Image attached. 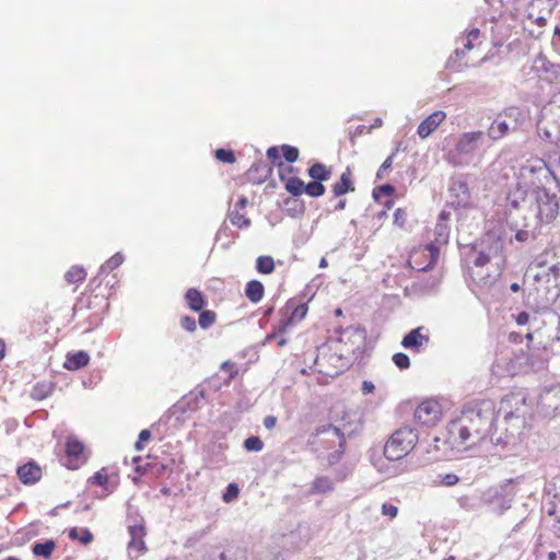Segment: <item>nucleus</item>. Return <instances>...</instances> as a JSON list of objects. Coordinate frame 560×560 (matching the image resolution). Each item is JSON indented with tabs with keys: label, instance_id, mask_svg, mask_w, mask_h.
I'll return each instance as SVG.
<instances>
[{
	"label": "nucleus",
	"instance_id": "f257e3e1",
	"mask_svg": "<svg viewBox=\"0 0 560 560\" xmlns=\"http://www.w3.org/2000/svg\"><path fill=\"white\" fill-rule=\"evenodd\" d=\"M493 416V408L489 401L466 406L462 413L450 422L445 443L456 452L479 445L491 430Z\"/></svg>",
	"mask_w": 560,
	"mask_h": 560
},
{
	"label": "nucleus",
	"instance_id": "f03ea898",
	"mask_svg": "<svg viewBox=\"0 0 560 560\" xmlns=\"http://www.w3.org/2000/svg\"><path fill=\"white\" fill-rule=\"evenodd\" d=\"M529 209L534 213L537 225L549 224L559 214L560 198L545 187H537L528 195Z\"/></svg>",
	"mask_w": 560,
	"mask_h": 560
},
{
	"label": "nucleus",
	"instance_id": "7ed1b4c3",
	"mask_svg": "<svg viewBox=\"0 0 560 560\" xmlns=\"http://www.w3.org/2000/svg\"><path fill=\"white\" fill-rule=\"evenodd\" d=\"M515 495L514 479H506L485 490L481 501L491 513L501 516L511 509Z\"/></svg>",
	"mask_w": 560,
	"mask_h": 560
},
{
	"label": "nucleus",
	"instance_id": "20e7f679",
	"mask_svg": "<svg viewBox=\"0 0 560 560\" xmlns=\"http://www.w3.org/2000/svg\"><path fill=\"white\" fill-rule=\"evenodd\" d=\"M314 364L318 373L334 377L339 375L349 365V359L328 340L317 348Z\"/></svg>",
	"mask_w": 560,
	"mask_h": 560
},
{
	"label": "nucleus",
	"instance_id": "39448f33",
	"mask_svg": "<svg viewBox=\"0 0 560 560\" xmlns=\"http://www.w3.org/2000/svg\"><path fill=\"white\" fill-rule=\"evenodd\" d=\"M417 442L418 433L412 428H399L384 445V456L388 460H399L412 451Z\"/></svg>",
	"mask_w": 560,
	"mask_h": 560
},
{
	"label": "nucleus",
	"instance_id": "423d86ee",
	"mask_svg": "<svg viewBox=\"0 0 560 560\" xmlns=\"http://www.w3.org/2000/svg\"><path fill=\"white\" fill-rule=\"evenodd\" d=\"M525 121L523 110L517 106H509L500 112L487 130L491 140H500L510 132L516 131Z\"/></svg>",
	"mask_w": 560,
	"mask_h": 560
},
{
	"label": "nucleus",
	"instance_id": "0eeeda50",
	"mask_svg": "<svg viewBox=\"0 0 560 560\" xmlns=\"http://www.w3.org/2000/svg\"><path fill=\"white\" fill-rule=\"evenodd\" d=\"M343 428L337 425H323L316 430L315 444H318L327 451V462L329 466L335 465L343 454V444L346 436L342 435Z\"/></svg>",
	"mask_w": 560,
	"mask_h": 560
},
{
	"label": "nucleus",
	"instance_id": "6e6552de",
	"mask_svg": "<svg viewBox=\"0 0 560 560\" xmlns=\"http://www.w3.org/2000/svg\"><path fill=\"white\" fill-rule=\"evenodd\" d=\"M535 303L538 307H546L553 303L560 294V280L549 275L546 269L534 276Z\"/></svg>",
	"mask_w": 560,
	"mask_h": 560
},
{
	"label": "nucleus",
	"instance_id": "1a4fd4ad",
	"mask_svg": "<svg viewBox=\"0 0 560 560\" xmlns=\"http://www.w3.org/2000/svg\"><path fill=\"white\" fill-rule=\"evenodd\" d=\"M366 339V332L361 327L349 326L338 331L336 339L330 338L329 342L334 343L339 351L349 359L350 355L363 351Z\"/></svg>",
	"mask_w": 560,
	"mask_h": 560
},
{
	"label": "nucleus",
	"instance_id": "9d476101",
	"mask_svg": "<svg viewBox=\"0 0 560 560\" xmlns=\"http://www.w3.org/2000/svg\"><path fill=\"white\" fill-rule=\"evenodd\" d=\"M482 131H470L463 133L452 153V161L455 165L469 164L479 149L480 142L483 140Z\"/></svg>",
	"mask_w": 560,
	"mask_h": 560
},
{
	"label": "nucleus",
	"instance_id": "9b49d317",
	"mask_svg": "<svg viewBox=\"0 0 560 560\" xmlns=\"http://www.w3.org/2000/svg\"><path fill=\"white\" fill-rule=\"evenodd\" d=\"M330 419L334 421L330 425L343 428L342 435H351L358 429V416L351 410H347L342 405H336L330 411Z\"/></svg>",
	"mask_w": 560,
	"mask_h": 560
},
{
	"label": "nucleus",
	"instance_id": "f8f14e48",
	"mask_svg": "<svg viewBox=\"0 0 560 560\" xmlns=\"http://www.w3.org/2000/svg\"><path fill=\"white\" fill-rule=\"evenodd\" d=\"M441 406L435 400L422 401L415 410V420L427 427L436 424L441 419Z\"/></svg>",
	"mask_w": 560,
	"mask_h": 560
},
{
	"label": "nucleus",
	"instance_id": "ddd939ff",
	"mask_svg": "<svg viewBox=\"0 0 560 560\" xmlns=\"http://www.w3.org/2000/svg\"><path fill=\"white\" fill-rule=\"evenodd\" d=\"M552 7L551 0H533L527 8L526 16L538 26H544L551 14Z\"/></svg>",
	"mask_w": 560,
	"mask_h": 560
},
{
	"label": "nucleus",
	"instance_id": "4468645a",
	"mask_svg": "<svg viewBox=\"0 0 560 560\" xmlns=\"http://www.w3.org/2000/svg\"><path fill=\"white\" fill-rule=\"evenodd\" d=\"M423 327H417L410 330L401 340V346L405 349L413 352H420V350L429 343V335L424 334Z\"/></svg>",
	"mask_w": 560,
	"mask_h": 560
},
{
	"label": "nucleus",
	"instance_id": "2eb2a0df",
	"mask_svg": "<svg viewBox=\"0 0 560 560\" xmlns=\"http://www.w3.org/2000/svg\"><path fill=\"white\" fill-rule=\"evenodd\" d=\"M128 533L130 536V540L128 542V549L133 550L137 552H144L147 550L145 542H144V536H145V528L143 525V521L137 523H129L128 524Z\"/></svg>",
	"mask_w": 560,
	"mask_h": 560
},
{
	"label": "nucleus",
	"instance_id": "dca6fc26",
	"mask_svg": "<svg viewBox=\"0 0 560 560\" xmlns=\"http://www.w3.org/2000/svg\"><path fill=\"white\" fill-rule=\"evenodd\" d=\"M16 475L22 483L34 485L42 478V468L36 462L30 460L18 467Z\"/></svg>",
	"mask_w": 560,
	"mask_h": 560
},
{
	"label": "nucleus",
	"instance_id": "f3484780",
	"mask_svg": "<svg viewBox=\"0 0 560 560\" xmlns=\"http://www.w3.org/2000/svg\"><path fill=\"white\" fill-rule=\"evenodd\" d=\"M446 118L443 110H436L429 115L417 129V133L421 139L428 138Z\"/></svg>",
	"mask_w": 560,
	"mask_h": 560
},
{
	"label": "nucleus",
	"instance_id": "a211bd4d",
	"mask_svg": "<svg viewBox=\"0 0 560 560\" xmlns=\"http://www.w3.org/2000/svg\"><path fill=\"white\" fill-rule=\"evenodd\" d=\"M272 173V167L268 161H258L254 163L246 172V178L253 184L264 183Z\"/></svg>",
	"mask_w": 560,
	"mask_h": 560
},
{
	"label": "nucleus",
	"instance_id": "6ab92c4d",
	"mask_svg": "<svg viewBox=\"0 0 560 560\" xmlns=\"http://www.w3.org/2000/svg\"><path fill=\"white\" fill-rule=\"evenodd\" d=\"M451 195L454 198V203L458 207H466L470 200V194L468 185L463 179H454L450 186Z\"/></svg>",
	"mask_w": 560,
	"mask_h": 560
},
{
	"label": "nucleus",
	"instance_id": "aec40b11",
	"mask_svg": "<svg viewBox=\"0 0 560 560\" xmlns=\"http://www.w3.org/2000/svg\"><path fill=\"white\" fill-rule=\"evenodd\" d=\"M285 312L290 313V316L285 323L282 320V331L287 326L301 322L307 313V306L305 303L298 304L294 300H289L285 303Z\"/></svg>",
	"mask_w": 560,
	"mask_h": 560
},
{
	"label": "nucleus",
	"instance_id": "412c9836",
	"mask_svg": "<svg viewBox=\"0 0 560 560\" xmlns=\"http://www.w3.org/2000/svg\"><path fill=\"white\" fill-rule=\"evenodd\" d=\"M90 362V355L86 351L80 350L73 353H68L63 368L69 371H77L86 366Z\"/></svg>",
	"mask_w": 560,
	"mask_h": 560
},
{
	"label": "nucleus",
	"instance_id": "4be33fe9",
	"mask_svg": "<svg viewBox=\"0 0 560 560\" xmlns=\"http://www.w3.org/2000/svg\"><path fill=\"white\" fill-rule=\"evenodd\" d=\"M282 211L290 217H299L305 211L304 200L300 196H291L282 201Z\"/></svg>",
	"mask_w": 560,
	"mask_h": 560
},
{
	"label": "nucleus",
	"instance_id": "5701e85b",
	"mask_svg": "<svg viewBox=\"0 0 560 560\" xmlns=\"http://www.w3.org/2000/svg\"><path fill=\"white\" fill-rule=\"evenodd\" d=\"M353 190H354V185H353V182L351 180V174H350V171L347 170L346 172H343L341 174L340 179L332 185V194L335 197H340V196L347 194L348 191H353Z\"/></svg>",
	"mask_w": 560,
	"mask_h": 560
},
{
	"label": "nucleus",
	"instance_id": "b1692460",
	"mask_svg": "<svg viewBox=\"0 0 560 560\" xmlns=\"http://www.w3.org/2000/svg\"><path fill=\"white\" fill-rule=\"evenodd\" d=\"M185 299L188 307L194 312L202 311L206 305L202 293L195 288H190L186 291Z\"/></svg>",
	"mask_w": 560,
	"mask_h": 560
},
{
	"label": "nucleus",
	"instance_id": "393cba45",
	"mask_svg": "<svg viewBox=\"0 0 560 560\" xmlns=\"http://www.w3.org/2000/svg\"><path fill=\"white\" fill-rule=\"evenodd\" d=\"M502 250L503 241L501 238L492 240L487 250H485L487 254L491 255L492 265L497 267L498 271H500L501 266L504 262Z\"/></svg>",
	"mask_w": 560,
	"mask_h": 560
},
{
	"label": "nucleus",
	"instance_id": "a878e982",
	"mask_svg": "<svg viewBox=\"0 0 560 560\" xmlns=\"http://www.w3.org/2000/svg\"><path fill=\"white\" fill-rule=\"evenodd\" d=\"M125 260V257L121 253H116L115 255H113L108 260H106L105 264H103L101 267H100V270H98V275L96 278L93 279V282H97V285H100L102 283L101 280H98V278L103 275H107L109 273L110 271L115 270L116 268H118Z\"/></svg>",
	"mask_w": 560,
	"mask_h": 560
},
{
	"label": "nucleus",
	"instance_id": "bb28decb",
	"mask_svg": "<svg viewBox=\"0 0 560 560\" xmlns=\"http://www.w3.org/2000/svg\"><path fill=\"white\" fill-rule=\"evenodd\" d=\"M265 288L264 284L258 280H250L245 287V296L252 303H258L264 296Z\"/></svg>",
	"mask_w": 560,
	"mask_h": 560
},
{
	"label": "nucleus",
	"instance_id": "cd10ccee",
	"mask_svg": "<svg viewBox=\"0 0 560 560\" xmlns=\"http://www.w3.org/2000/svg\"><path fill=\"white\" fill-rule=\"evenodd\" d=\"M307 174L313 180L324 183L330 179L331 170L323 163H315L307 170Z\"/></svg>",
	"mask_w": 560,
	"mask_h": 560
},
{
	"label": "nucleus",
	"instance_id": "c85d7f7f",
	"mask_svg": "<svg viewBox=\"0 0 560 560\" xmlns=\"http://www.w3.org/2000/svg\"><path fill=\"white\" fill-rule=\"evenodd\" d=\"M218 560H247V550L240 546H229L220 553Z\"/></svg>",
	"mask_w": 560,
	"mask_h": 560
},
{
	"label": "nucleus",
	"instance_id": "c756f323",
	"mask_svg": "<svg viewBox=\"0 0 560 560\" xmlns=\"http://www.w3.org/2000/svg\"><path fill=\"white\" fill-rule=\"evenodd\" d=\"M56 544L52 539L45 540L43 542H35L32 545V551L36 557H43L48 559L55 550Z\"/></svg>",
	"mask_w": 560,
	"mask_h": 560
},
{
	"label": "nucleus",
	"instance_id": "7c9ffc66",
	"mask_svg": "<svg viewBox=\"0 0 560 560\" xmlns=\"http://www.w3.org/2000/svg\"><path fill=\"white\" fill-rule=\"evenodd\" d=\"M334 490L332 481L328 477H317L312 483V493H327Z\"/></svg>",
	"mask_w": 560,
	"mask_h": 560
},
{
	"label": "nucleus",
	"instance_id": "2f4dec72",
	"mask_svg": "<svg viewBox=\"0 0 560 560\" xmlns=\"http://www.w3.org/2000/svg\"><path fill=\"white\" fill-rule=\"evenodd\" d=\"M284 188L291 196H300L305 192V183L299 177H290L284 184Z\"/></svg>",
	"mask_w": 560,
	"mask_h": 560
},
{
	"label": "nucleus",
	"instance_id": "473e14b6",
	"mask_svg": "<svg viewBox=\"0 0 560 560\" xmlns=\"http://www.w3.org/2000/svg\"><path fill=\"white\" fill-rule=\"evenodd\" d=\"M84 445L74 436H68L66 442V454L69 457H78L82 454Z\"/></svg>",
	"mask_w": 560,
	"mask_h": 560
},
{
	"label": "nucleus",
	"instance_id": "72a5a7b5",
	"mask_svg": "<svg viewBox=\"0 0 560 560\" xmlns=\"http://www.w3.org/2000/svg\"><path fill=\"white\" fill-rule=\"evenodd\" d=\"M69 537L74 540L81 541L83 545H89L93 540V535L89 528L73 527L69 530Z\"/></svg>",
	"mask_w": 560,
	"mask_h": 560
},
{
	"label": "nucleus",
	"instance_id": "f704fd0d",
	"mask_svg": "<svg viewBox=\"0 0 560 560\" xmlns=\"http://www.w3.org/2000/svg\"><path fill=\"white\" fill-rule=\"evenodd\" d=\"M256 269L259 273L269 275L275 270V260L270 256H259L256 259Z\"/></svg>",
	"mask_w": 560,
	"mask_h": 560
},
{
	"label": "nucleus",
	"instance_id": "c9c22d12",
	"mask_svg": "<svg viewBox=\"0 0 560 560\" xmlns=\"http://www.w3.org/2000/svg\"><path fill=\"white\" fill-rule=\"evenodd\" d=\"M86 271L82 266L71 267L65 275V279L69 283L81 282L85 279Z\"/></svg>",
	"mask_w": 560,
	"mask_h": 560
},
{
	"label": "nucleus",
	"instance_id": "e433bc0d",
	"mask_svg": "<svg viewBox=\"0 0 560 560\" xmlns=\"http://www.w3.org/2000/svg\"><path fill=\"white\" fill-rule=\"evenodd\" d=\"M326 191L325 186L319 180H312L305 184V194L313 198L323 196Z\"/></svg>",
	"mask_w": 560,
	"mask_h": 560
},
{
	"label": "nucleus",
	"instance_id": "4c0bfd02",
	"mask_svg": "<svg viewBox=\"0 0 560 560\" xmlns=\"http://www.w3.org/2000/svg\"><path fill=\"white\" fill-rule=\"evenodd\" d=\"M479 37L480 31L478 28L470 30L465 38L464 49H456L455 54L458 56L459 54H465V51L471 50L474 48V42L477 40Z\"/></svg>",
	"mask_w": 560,
	"mask_h": 560
},
{
	"label": "nucleus",
	"instance_id": "58836bf2",
	"mask_svg": "<svg viewBox=\"0 0 560 560\" xmlns=\"http://www.w3.org/2000/svg\"><path fill=\"white\" fill-rule=\"evenodd\" d=\"M555 65H556V63L550 62V61L547 59V57H546L545 55H542V54L538 55V56L536 57V59H535V67H536L539 71H541V72H544V73L548 74L549 77H550V75H551V73H552V70H553V68H555Z\"/></svg>",
	"mask_w": 560,
	"mask_h": 560
},
{
	"label": "nucleus",
	"instance_id": "ea45409f",
	"mask_svg": "<svg viewBox=\"0 0 560 560\" xmlns=\"http://www.w3.org/2000/svg\"><path fill=\"white\" fill-rule=\"evenodd\" d=\"M229 218L231 223L240 229H246L250 225V220L241 214L237 209L230 211Z\"/></svg>",
	"mask_w": 560,
	"mask_h": 560
},
{
	"label": "nucleus",
	"instance_id": "a19ab883",
	"mask_svg": "<svg viewBox=\"0 0 560 560\" xmlns=\"http://www.w3.org/2000/svg\"><path fill=\"white\" fill-rule=\"evenodd\" d=\"M200 312L201 313L199 314L198 324L202 329H208L214 324L217 315L213 311L209 310H202Z\"/></svg>",
	"mask_w": 560,
	"mask_h": 560
},
{
	"label": "nucleus",
	"instance_id": "79ce46f5",
	"mask_svg": "<svg viewBox=\"0 0 560 560\" xmlns=\"http://www.w3.org/2000/svg\"><path fill=\"white\" fill-rule=\"evenodd\" d=\"M214 156L218 161L226 164H232L235 162V154L230 149H217L214 152Z\"/></svg>",
	"mask_w": 560,
	"mask_h": 560
},
{
	"label": "nucleus",
	"instance_id": "37998d69",
	"mask_svg": "<svg viewBox=\"0 0 560 560\" xmlns=\"http://www.w3.org/2000/svg\"><path fill=\"white\" fill-rule=\"evenodd\" d=\"M300 155L299 149L293 145L282 144V159L288 163H294Z\"/></svg>",
	"mask_w": 560,
	"mask_h": 560
},
{
	"label": "nucleus",
	"instance_id": "c03bdc74",
	"mask_svg": "<svg viewBox=\"0 0 560 560\" xmlns=\"http://www.w3.org/2000/svg\"><path fill=\"white\" fill-rule=\"evenodd\" d=\"M264 447V443L259 436L252 435L244 441V448L247 452H259Z\"/></svg>",
	"mask_w": 560,
	"mask_h": 560
},
{
	"label": "nucleus",
	"instance_id": "a18cd8bd",
	"mask_svg": "<svg viewBox=\"0 0 560 560\" xmlns=\"http://www.w3.org/2000/svg\"><path fill=\"white\" fill-rule=\"evenodd\" d=\"M434 233H435V243L438 244H445L447 243V240H448V231H447V226L442 223V222H439L435 226V230H434Z\"/></svg>",
	"mask_w": 560,
	"mask_h": 560
},
{
	"label": "nucleus",
	"instance_id": "49530a36",
	"mask_svg": "<svg viewBox=\"0 0 560 560\" xmlns=\"http://www.w3.org/2000/svg\"><path fill=\"white\" fill-rule=\"evenodd\" d=\"M526 228H528V224H526ZM537 225L533 230L524 229L520 230L515 234V238L518 242H527L529 240H535L537 236L536 232Z\"/></svg>",
	"mask_w": 560,
	"mask_h": 560
},
{
	"label": "nucleus",
	"instance_id": "de8ad7c7",
	"mask_svg": "<svg viewBox=\"0 0 560 560\" xmlns=\"http://www.w3.org/2000/svg\"><path fill=\"white\" fill-rule=\"evenodd\" d=\"M393 362L395 365L401 370L408 369L410 366V359L406 353L398 352L393 355Z\"/></svg>",
	"mask_w": 560,
	"mask_h": 560
},
{
	"label": "nucleus",
	"instance_id": "09e8293b",
	"mask_svg": "<svg viewBox=\"0 0 560 560\" xmlns=\"http://www.w3.org/2000/svg\"><path fill=\"white\" fill-rule=\"evenodd\" d=\"M267 156L271 160L272 165L280 170V147H270L267 150Z\"/></svg>",
	"mask_w": 560,
	"mask_h": 560
},
{
	"label": "nucleus",
	"instance_id": "8fccbe9b",
	"mask_svg": "<svg viewBox=\"0 0 560 560\" xmlns=\"http://www.w3.org/2000/svg\"><path fill=\"white\" fill-rule=\"evenodd\" d=\"M240 493L238 486L236 483H229L225 492L223 493V500L230 502L235 499Z\"/></svg>",
	"mask_w": 560,
	"mask_h": 560
},
{
	"label": "nucleus",
	"instance_id": "3c124183",
	"mask_svg": "<svg viewBox=\"0 0 560 560\" xmlns=\"http://www.w3.org/2000/svg\"><path fill=\"white\" fill-rule=\"evenodd\" d=\"M487 264L492 265L491 255L487 254L485 250H480L474 260V265L476 267H483Z\"/></svg>",
	"mask_w": 560,
	"mask_h": 560
},
{
	"label": "nucleus",
	"instance_id": "603ef678",
	"mask_svg": "<svg viewBox=\"0 0 560 560\" xmlns=\"http://www.w3.org/2000/svg\"><path fill=\"white\" fill-rule=\"evenodd\" d=\"M180 326L183 329L194 332L197 328V324L194 317L185 315L180 318Z\"/></svg>",
	"mask_w": 560,
	"mask_h": 560
},
{
	"label": "nucleus",
	"instance_id": "864d4df0",
	"mask_svg": "<svg viewBox=\"0 0 560 560\" xmlns=\"http://www.w3.org/2000/svg\"><path fill=\"white\" fill-rule=\"evenodd\" d=\"M459 481V478L455 474H445L443 476H440V483L446 486V487H453L457 485Z\"/></svg>",
	"mask_w": 560,
	"mask_h": 560
},
{
	"label": "nucleus",
	"instance_id": "5fc2aeb1",
	"mask_svg": "<svg viewBox=\"0 0 560 560\" xmlns=\"http://www.w3.org/2000/svg\"><path fill=\"white\" fill-rule=\"evenodd\" d=\"M89 480L93 485L106 487L108 482V477L107 475H104L102 471H96Z\"/></svg>",
	"mask_w": 560,
	"mask_h": 560
},
{
	"label": "nucleus",
	"instance_id": "6e6d98bb",
	"mask_svg": "<svg viewBox=\"0 0 560 560\" xmlns=\"http://www.w3.org/2000/svg\"><path fill=\"white\" fill-rule=\"evenodd\" d=\"M382 514L385 516H389L390 518H395L398 514V508L394 504L383 503Z\"/></svg>",
	"mask_w": 560,
	"mask_h": 560
},
{
	"label": "nucleus",
	"instance_id": "4d7b16f0",
	"mask_svg": "<svg viewBox=\"0 0 560 560\" xmlns=\"http://www.w3.org/2000/svg\"><path fill=\"white\" fill-rule=\"evenodd\" d=\"M392 163H393V155H389L384 162L383 164L381 165V167L378 168L377 171V174L376 176L378 178H383L384 176V173L389 170L392 167Z\"/></svg>",
	"mask_w": 560,
	"mask_h": 560
},
{
	"label": "nucleus",
	"instance_id": "13d9d810",
	"mask_svg": "<svg viewBox=\"0 0 560 560\" xmlns=\"http://www.w3.org/2000/svg\"><path fill=\"white\" fill-rule=\"evenodd\" d=\"M551 394H552V390H546V392L541 395V397H540V399H541V404H542L544 406H547L548 408H552V409L557 410V409H558V405H555V406H553V405H551V404H550V397H551Z\"/></svg>",
	"mask_w": 560,
	"mask_h": 560
},
{
	"label": "nucleus",
	"instance_id": "bf43d9fd",
	"mask_svg": "<svg viewBox=\"0 0 560 560\" xmlns=\"http://www.w3.org/2000/svg\"><path fill=\"white\" fill-rule=\"evenodd\" d=\"M277 421H278L277 417H275V416H267L264 419V425L267 429H271V428H273L277 424Z\"/></svg>",
	"mask_w": 560,
	"mask_h": 560
},
{
	"label": "nucleus",
	"instance_id": "052dcab7",
	"mask_svg": "<svg viewBox=\"0 0 560 560\" xmlns=\"http://www.w3.org/2000/svg\"><path fill=\"white\" fill-rule=\"evenodd\" d=\"M549 275L557 277L560 280V265L555 264L548 268H545Z\"/></svg>",
	"mask_w": 560,
	"mask_h": 560
},
{
	"label": "nucleus",
	"instance_id": "680f3d73",
	"mask_svg": "<svg viewBox=\"0 0 560 560\" xmlns=\"http://www.w3.org/2000/svg\"><path fill=\"white\" fill-rule=\"evenodd\" d=\"M549 80L560 82V63L555 65V68L552 70L551 75L549 77Z\"/></svg>",
	"mask_w": 560,
	"mask_h": 560
},
{
	"label": "nucleus",
	"instance_id": "e2e57ef3",
	"mask_svg": "<svg viewBox=\"0 0 560 560\" xmlns=\"http://www.w3.org/2000/svg\"><path fill=\"white\" fill-rule=\"evenodd\" d=\"M375 386L372 382L364 381L362 384L363 394H371L374 390Z\"/></svg>",
	"mask_w": 560,
	"mask_h": 560
},
{
	"label": "nucleus",
	"instance_id": "0e129e2a",
	"mask_svg": "<svg viewBox=\"0 0 560 560\" xmlns=\"http://www.w3.org/2000/svg\"><path fill=\"white\" fill-rule=\"evenodd\" d=\"M150 439L151 432L148 429H144L139 433L138 440H140V442L144 443L148 442Z\"/></svg>",
	"mask_w": 560,
	"mask_h": 560
},
{
	"label": "nucleus",
	"instance_id": "69168bd1",
	"mask_svg": "<svg viewBox=\"0 0 560 560\" xmlns=\"http://www.w3.org/2000/svg\"><path fill=\"white\" fill-rule=\"evenodd\" d=\"M248 203V199L245 196H241L235 205L234 209L242 210L244 209Z\"/></svg>",
	"mask_w": 560,
	"mask_h": 560
},
{
	"label": "nucleus",
	"instance_id": "338daca9",
	"mask_svg": "<svg viewBox=\"0 0 560 560\" xmlns=\"http://www.w3.org/2000/svg\"><path fill=\"white\" fill-rule=\"evenodd\" d=\"M380 191H382L385 195H392L394 192V187L389 184H385L378 187Z\"/></svg>",
	"mask_w": 560,
	"mask_h": 560
},
{
	"label": "nucleus",
	"instance_id": "774afa93",
	"mask_svg": "<svg viewBox=\"0 0 560 560\" xmlns=\"http://www.w3.org/2000/svg\"><path fill=\"white\" fill-rule=\"evenodd\" d=\"M529 315L525 312H522L517 316V324L523 325L528 322Z\"/></svg>",
	"mask_w": 560,
	"mask_h": 560
}]
</instances>
